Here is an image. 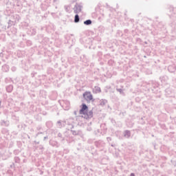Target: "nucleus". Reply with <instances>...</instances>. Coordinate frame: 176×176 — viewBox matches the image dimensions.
Listing matches in <instances>:
<instances>
[{"label": "nucleus", "mask_w": 176, "mask_h": 176, "mask_svg": "<svg viewBox=\"0 0 176 176\" xmlns=\"http://www.w3.org/2000/svg\"><path fill=\"white\" fill-rule=\"evenodd\" d=\"M88 109L89 107H87V105L85 104H82V108L80 110V115H84V118L85 119L93 118V111H89V113H87Z\"/></svg>", "instance_id": "nucleus-1"}, {"label": "nucleus", "mask_w": 176, "mask_h": 176, "mask_svg": "<svg viewBox=\"0 0 176 176\" xmlns=\"http://www.w3.org/2000/svg\"><path fill=\"white\" fill-rule=\"evenodd\" d=\"M83 97L87 101H91L93 100V95H91V92L86 91L83 94Z\"/></svg>", "instance_id": "nucleus-2"}, {"label": "nucleus", "mask_w": 176, "mask_h": 176, "mask_svg": "<svg viewBox=\"0 0 176 176\" xmlns=\"http://www.w3.org/2000/svg\"><path fill=\"white\" fill-rule=\"evenodd\" d=\"M94 91L96 94L101 93V88H100L99 87H95Z\"/></svg>", "instance_id": "nucleus-3"}, {"label": "nucleus", "mask_w": 176, "mask_h": 176, "mask_svg": "<svg viewBox=\"0 0 176 176\" xmlns=\"http://www.w3.org/2000/svg\"><path fill=\"white\" fill-rule=\"evenodd\" d=\"M84 24H85L86 25H90V24H91V20H87L84 22Z\"/></svg>", "instance_id": "nucleus-4"}, {"label": "nucleus", "mask_w": 176, "mask_h": 176, "mask_svg": "<svg viewBox=\"0 0 176 176\" xmlns=\"http://www.w3.org/2000/svg\"><path fill=\"white\" fill-rule=\"evenodd\" d=\"M75 23H79V15L76 14L74 19Z\"/></svg>", "instance_id": "nucleus-5"}, {"label": "nucleus", "mask_w": 176, "mask_h": 176, "mask_svg": "<svg viewBox=\"0 0 176 176\" xmlns=\"http://www.w3.org/2000/svg\"><path fill=\"white\" fill-rule=\"evenodd\" d=\"M131 176H135V175H134V173H131Z\"/></svg>", "instance_id": "nucleus-6"}]
</instances>
